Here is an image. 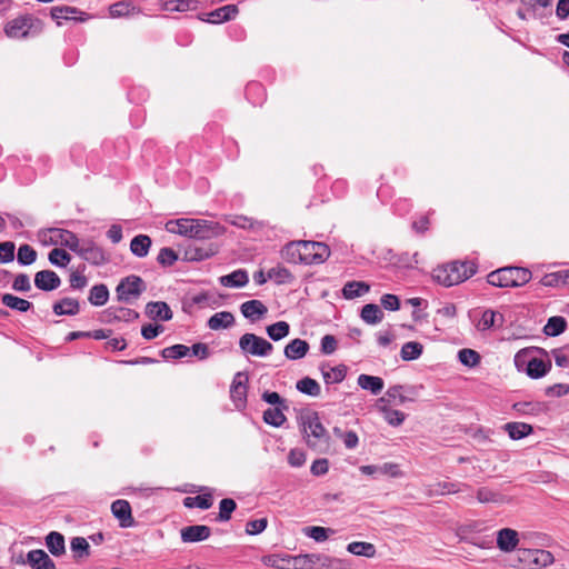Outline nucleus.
Wrapping results in <instances>:
<instances>
[{"label":"nucleus","mask_w":569,"mask_h":569,"mask_svg":"<svg viewBox=\"0 0 569 569\" xmlns=\"http://www.w3.org/2000/svg\"><path fill=\"white\" fill-rule=\"evenodd\" d=\"M402 386L396 385L391 386L378 400V405H387V406H400L405 403L403 395H402Z\"/></svg>","instance_id":"nucleus-35"},{"label":"nucleus","mask_w":569,"mask_h":569,"mask_svg":"<svg viewBox=\"0 0 569 569\" xmlns=\"http://www.w3.org/2000/svg\"><path fill=\"white\" fill-rule=\"evenodd\" d=\"M553 555L543 549L518 548L511 567L517 569H540L553 563Z\"/></svg>","instance_id":"nucleus-4"},{"label":"nucleus","mask_w":569,"mask_h":569,"mask_svg":"<svg viewBox=\"0 0 569 569\" xmlns=\"http://www.w3.org/2000/svg\"><path fill=\"white\" fill-rule=\"evenodd\" d=\"M219 252V246L210 240L193 241L183 253L186 261H202L209 259Z\"/></svg>","instance_id":"nucleus-10"},{"label":"nucleus","mask_w":569,"mask_h":569,"mask_svg":"<svg viewBox=\"0 0 569 569\" xmlns=\"http://www.w3.org/2000/svg\"><path fill=\"white\" fill-rule=\"evenodd\" d=\"M237 503L231 498H224L219 503V513L217 520L224 522L231 519V513L236 510Z\"/></svg>","instance_id":"nucleus-55"},{"label":"nucleus","mask_w":569,"mask_h":569,"mask_svg":"<svg viewBox=\"0 0 569 569\" xmlns=\"http://www.w3.org/2000/svg\"><path fill=\"white\" fill-rule=\"evenodd\" d=\"M27 562L32 569H57L53 560L41 549L29 551Z\"/></svg>","instance_id":"nucleus-21"},{"label":"nucleus","mask_w":569,"mask_h":569,"mask_svg":"<svg viewBox=\"0 0 569 569\" xmlns=\"http://www.w3.org/2000/svg\"><path fill=\"white\" fill-rule=\"evenodd\" d=\"M46 546L54 557H60L66 553L64 537L58 531H51L47 535Z\"/></svg>","instance_id":"nucleus-26"},{"label":"nucleus","mask_w":569,"mask_h":569,"mask_svg":"<svg viewBox=\"0 0 569 569\" xmlns=\"http://www.w3.org/2000/svg\"><path fill=\"white\" fill-rule=\"evenodd\" d=\"M49 261L57 267H66L70 260L71 256L63 249L54 248L49 252Z\"/></svg>","instance_id":"nucleus-60"},{"label":"nucleus","mask_w":569,"mask_h":569,"mask_svg":"<svg viewBox=\"0 0 569 569\" xmlns=\"http://www.w3.org/2000/svg\"><path fill=\"white\" fill-rule=\"evenodd\" d=\"M60 284V277L52 270H41L34 274V286L42 291L56 290Z\"/></svg>","instance_id":"nucleus-15"},{"label":"nucleus","mask_w":569,"mask_h":569,"mask_svg":"<svg viewBox=\"0 0 569 569\" xmlns=\"http://www.w3.org/2000/svg\"><path fill=\"white\" fill-rule=\"evenodd\" d=\"M198 1L194 0H171L167 4V9L171 11L184 12L188 10H196Z\"/></svg>","instance_id":"nucleus-62"},{"label":"nucleus","mask_w":569,"mask_h":569,"mask_svg":"<svg viewBox=\"0 0 569 569\" xmlns=\"http://www.w3.org/2000/svg\"><path fill=\"white\" fill-rule=\"evenodd\" d=\"M476 499L480 503H493V505H503L510 501L506 495L500 492L497 489L489 487H480L476 491Z\"/></svg>","instance_id":"nucleus-19"},{"label":"nucleus","mask_w":569,"mask_h":569,"mask_svg":"<svg viewBox=\"0 0 569 569\" xmlns=\"http://www.w3.org/2000/svg\"><path fill=\"white\" fill-rule=\"evenodd\" d=\"M378 407L382 411L383 418H385L386 421H388L389 425H391V426H399V425H401L403 422V420H405V413L403 412H401L399 410H396V409H392L391 408L392 406L378 405Z\"/></svg>","instance_id":"nucleus-53"},{"label":"nucleus","mask_w":569,"mask_h":569,"mask_svg":"<svg viewBox=\"0 0 569 569\" xmlns=\"http://www.w3.org/2000/svg\"><path fill=\"white\" fill-rule=\"evenodd\" d=\"M322 375L326 383H339L346 378L347 367L339 365L331 368L329 371H323Z\"/></svg>","instance_id":"nucleus-56"},{"label":"nucleus","mask_w":569,"mask_h":569,"mask_svg":"<svg viewBox=\"0 0 569 569\" xmlns=\"http://www.w3.org/2000/svg\"><path fill=\"white\" fill-rule=\"evenodd\" d=\"M519 545V535L515 529L503 528L497 532V547L503 552H511Z\"/></svg>","instance_id":"nucleus-17"},{"label":"nucleus","mask_w":569,"mask_h":569,"mask_svg":"<svg viewBox=\"0 0 569 569\" xmlns=\"http://www.w3.org/2000/svg\"><path fill=\"white\" fill-rule=\"evenodd\" d=\"M106 315L108 317V321H124V322H131V321H134L139 318V313L133 310V309H129V308H123V307H110L107 311H106Z\"/></svg>","instance_id":"nucleus-25"},{"label":"nucleus","mask_w":569,"mask_h":569,"mask_svg":"<svg viewBox=\"0 0 569 569\" xmlns=\"http://www.w3.org/2000/svg\"><path fill=\"white\" fill-rule=\"evenodd\" d=\"M503 325V316L491 309L483 311L481 318L477 323L479 330H488L492 327H501Z\"/></svg>","instance_id":"nucleus-30"},{"label":"nucleus","mask_w":569,"mask_h":569,"mask_svg":"<svg viewBox=\"0 0 569 569\" xmlns=\"http://www.w3.org/2000/svg\"><path fill=\"white\" fill-rule=\"evenodd\" d=\"M211 528L206 525H193L181 529L180 536L183 542H199L208 539Z\"/></svg>","instance_id":"nucleus-18"},{"label":"nucleus","mask_w":569,"mask_h":569,"mask_svg":"<svg viewBox=\"0 0 569 569\" xmlns=\"http://www.w3.org/2000/svg\"><path fill=\"white\" fill-rule=\"evenodd\" d=\"M318 568L320 569H349V562L343 559L320 553Z\"/></svg>","instance_id":"nucleus-50"},{"label":"nucleus","mask_w":569,"mask_h":569,"mask_svg":"<svg viewBox=\"0 0 569 569\" xmlns=\"http://www.w3.org/2000/svg\"><path fill=\"white\" fill-rule=\"evenodd\" d=\"M281 258L289 263H302V252L299 241H291L287 243L281 252Z\"/></svg>","instance_id":"nucleus-32"},{"label":"nucleus","mask_w":569,"mask_h":569,"mask_svg":"<svg viewBox=\"0 0 569 569\" xmlns=\"http://www.w3.org/2000/svg\"><path fill=\"white\" fill-rule=\"evenodd\" d=\"M233 323L234 317L229 311L217 312L208 320V327L211 330L226 329L231 327Z\"/></svg>","instance_id":"nucleus-31"},{"label":"nucleus","mask_w":569,"mask_h":569,"mask_svg":"<svg viewBox=\"0 0 569 569\" xmlns=\"http://www.w3.org/2000/svg\"><path fill=\"white\" fill-rule=\"evenodd\" d=\"M248 376L244 372H237L230 387V396L238 409L244 408L247 403Z\"/></svg>","instance_id":"nucleus-12"},{"label":"nucleus","mask_w":569,"mask_h":569,"mask_svg":"<svg viewBox=\"0 0 569 569\" xmlns=\"http://www.w3.org/2000/svg\"><path fill=\"white\" fill-rule=\"evenodd\" d=\"M239 348L244 355L256 357H267L272 350L273 346L268 340L254 333H244L239 339Z\"/></svg>","instance_id":"nucleus-8"},{"label":"nucleus","mask_w":569,"mask_h":569,"mask_svg":"<svg viewBox=\"0 0 569 569\" xmlns=\"http://www.w3.org/2000/svg\"><path fill=\"white\" fill-rule=\"evenodd\" d=\"M296 388L301 393H305V395H308L311 397H318L321 391L320 385L315 379H312L310 377H305V378L300 379L297 382Z\"/></svg>","instance_id":"nucleus-48"},{"label":"nucleus","mask_w":569,"mask_h":569,"mask_svg":"<svg viewBox=\"0 0 569 569\" xmlns=\"http://www.w3.org/2000/svg\"><path fill=\"white\" fill-rule=\"evenodd\" d=\"M244 318L256 321L268 312L267 307L260 300H248L240 307Z\"/></svg>","instance_id":"nucleus-23"},{"label":"nucleus","mask_w":569,"mask_h":569,"mask_svg":"<svg viewBox=\"0 0 569 569\" xmlns=\"http://www.w3.org/2000/svg\"><path fill=\"white\" fill-rule=\"evenodd\" d=\"M477 270L473 261H452L435 268L432 279L441 286L452 287L471 278Z\"/></svg>","instance_id":"nucleus-2"},{"label":"nucleus","mask_w":569,"mask_h":569,"mask_svg":"<svg viewBox=\"0 0 569 569\" xmlns=\"http://www.w3.org/2000/svg\"><path fill=\"white\" fill-rule=\"evenodd\" d=\"M79 10L76 7L70 6H57L51 8L52 19L59 21L60 19H70L71 14L78 13ZM60 24V22H58Z\"/></svg>","instance_id":"nucleus-61"},{"label":"nucleus","mask_w":569,"mask_h":569,"mask_svg":"<svg viewBox=\"0 0 569 569\" xmlns=\"http://www.w3.org/2000/svg\"><path fill=\"white\" fill-rule=\"evenodd\" d=\"M515 365L518 370H525L532 379L546 376L551 369V363L531 356L527 349L518 351L515 356Z\"/></svg>","instance_id":"nucleus-6"},{"label":"nucleus","mask_w":569,"mask_h":569,"mask_svg":"<svg viewBox=\"0 0 569 569\" xmlns=\"http://www.w3.org/2000/svg\"><path fill=\"white\" fill-rule=\"evenodd\" d=\"M42 31V22L40 19L31 14L17 17L7 22L4 33L12 39H23L39 34Z\"/></svg>","instance_id":"nucleus-5"},{"label":"nucleus","mask_w":569,"mask_h":569,"mask_svg":"<svg viewBox=\"0 0 569 569\" xmlns=\"http://www.w3.org/2000/svg\"><path fill=\"white\" fill-rule=\"evenodd\" d=\"M70 548L74 552L76 559H82L90 556V546L83 537H74L71 539Z\"/></svg>","instance_id":"nucleus-51"},{"label":"nucleus","mask_w":569,"mask_h":569,"mask_svg":"<svg viewBox=\"0 0 569 569\" xmlns=\"http://www.w3.org/2000/svg\"><path fill=\"white\" fill-rule=\"evenodd\" d=\"M531 277V271L527 268L503 267L490 272L487 276V281L499 288H515L528 283Z\"/></svg>","instance_id":"nucleus-3"},{"label":"nucleus","mask_w":569,"mask_h":569,"mask_svg":"<svg viewBox=\"0 0 569 569\" xmlns=\"http://www.w3.org/2000/svg\"><path fill=\"white\" fill-rule=\"evenodd\" d=\"M370 290V286L363 281H348L342 288V296L346 299H355L363 296Z\"/></svg>","instance_id":"nucleus-33"},{"label":"nucleus","mask_w":569,"mask_h":569,"mask_svg":"<svg viewBox=\"0 0 569 569\" xmlns=\"http://www.w3.org/2000/svg\"><path fill=\"white\" fill-rule=\"evenodd\" d=\"M190 351V348L184 345H173L167 347L161 351V356L164 359H180L186 357Z\"/></svg>","instance_id":"nucleus-57"},{"label":"nucleus","mask_w":569,"mask_h":569,"mask_svg":"<svg viewBox=\"0 0 569 569\" xmlns=\"http://www.w3.org/2000/svg\"><path fill=\"white\" fill-rule=\"evenodd\" d=\"M283 410L282 407L268 408L263 411L262 419L267 425L279 428L287 421Z\"/></svg>","instance_id":"nucleus-40"},{"label":"nucleus","mask_w":569,"mask_h":569,"mask_svg":"<svg viewBox=\"0 0 569 569\" xmlns=\"http://www.w3.org/2000/svg\"><path fill=\"white\" fill-rule=\"evenodd\" d=\"M178 260V254L171 248H162L157 257V261L163 267H171Z\"/></svg>","instance_id":"nucleus-63"},{"label":"nucleus","mask_w":569,"mask_h":569,"mask_svg":"<svg viewBox=\"0 0 569 569\" xmlns=\"http://www.w3.org/2000/svg\"><path fill=\"white\" fill-rule=\"evenodd\" d=\"M460 489L456 483L447 482V481H438L432 485H429V496L433 495H446L451 492H458Z\"/></svg>","instance_id":"nucleus-58"},{"label":"nucleus","mask_w":569,"mask_h":569,"mask_svg":"<svg viewBox=\"0 0 569 569\" xmlns=\"http://www.w3.org/2000/svg\"><path fill=\"white\" fill-rule=\"evenodd\" d=\"M213 499L211 493L198 495L196 497H186L183 499V506L186 508H199L207 510L212 507Z\"/></svg>","instance_id":"nucleus-41"},{"label":"nucleus","mask_w":569,"mask_h":569,"mask_svg":"<svg viewBox=\"0 0 569 569\" xmlns=\"http://www.w3.org/2000/svg\"><path fill=\"white\" fill-rule=\"evenodd\" d=\"M302 264H318L330 256L329 247L323 242L300 240Z\"/></svg>","instance_id":"nucleus-9"},{"label":"nucleus","mask_w":569,"mask_h":569,"mask_svg":"<svg viewBox=\"0 0 569 569\" xmlns=\"http://www.w3.org/2000/svg\"><path fill=\"white\" fill-rule=\"evenodd\" d=\"M267 278L273 280L278 284L292 282L293 274L284 267L277 266L268 270Z\"/></svg>","instance_id":"nucleus-45"},{"label":"nucleus","mask_w":569,"mask_h":569,"mask_svg":"<svg viewBox=\"0 0 569 569\" xmlns=\"http://www.w3.org/2000/svg\"><path fill=\"white\" fill-rule=\"evenodd\" d=\"M146 315L152 320L169 321L173 313L169 305L164 301H151L146 306Z\"/></svg>","instance_id":"nucleus-20"},{"label":"nucleus","mask_w":569,"mask_h":569,"mask_svg":"<svg viewBox=\"0 0 569 569\" xmlns=\"http://www.w3.org/2000/svg\"><path fill=\"white\" fill-rule=\"evenodd\" d=\"M1 302L7 308L17 310L20 312H27L32 308V303L26 299L19 298L11 293H3L1 296Z\"/></svg>","instance_id":"nucleus-34"},{"label":"nucleus","mask_w":569,"mask_h":569,"mask_svg":"<svg viewBox=\"0 0 569 569\" xmlns=\"http://www.w3.org/2000/svg\"><path fill=\"white\" fill-rule=\"evenodd\" d=\"M76 253L93 266H102L108 261L104 250L91 239L82 240Z\"/></svg>","instance_id":"nucleus-11"},{"label":"nucleus","mask_w":569,"mask_h":569,"mask_svg":"<svg viewBox=\"0 0 569 569\" xmlns=\"http://www.w3.org/2000/svg\"><path fill=\"white\" fill-rule=\"evenodd\" d=\"M17 259L21 266H30L37 259V251L30 244H21L18 249Z\"/></svg>","instance_id":"nucleus-54"},{"label":"nucleus","mask_w":569,"mask_h":569,"mask_svg":"<svg viewBox=\"0 0 569 569\" xmlns=\"http://www.w3.org/2000/svg\"><path fill=\"white\" fill-rule=\"evenodd\" d=\"M348 552L355 556H362L367 558H373L376 556V547L371 542L353 541L347 546Z\"/></svg>","instance_id":"nucleus-38"},{"label":"nucleus","mask_w":569,"mask_h":569,"mask_svg":"<svg viewBox=\"0 0 569 569\" xmlns=\"http://www.w3.org/2000/svg\"><path fill=\"white\" fill-rule=\"evenodd\" d=\"M108 299L109 290L108 287L103 283L93 286L88 297L89 302L97 307L106 305Z\"/></svg>","instance_id":"nucleus-42"},{"label":"nucleus","mask_w":569,"mask_h":569,"mask_svg":"<svg viewBox=\"0 0 569 569\" xmlns=\"http://www.w3.org/2000/svg\"><path fill=\"white\" fill-rule=\"evenodd\" d=\"M141 13V9L130 0L118 1L109 7V14L111 18H123L129 16H137Z\"/></svg>","instance_id":"nucleus-22"},{"label":"nucleus","mask_w":569,"mask_h":569,"mask_svg":"<svg viewBox=\"0 0 569 569\" xmlns=\"http://www.w3.org/2000/svg\"><path fill=\"white\" fill-rule=\"evenodd\" d=\"M51 232L56 233L59 239L60 243L67 248H69L71 251L77 252L81 241L79 238L73 233L72 231L66 230V229H59L54 228L51 229Z\"/></svg>","instance_id":"nucleus-36"},{"label":"nucleus","mask_w":569,"mask_h":569,"mask_svg":"<svg viewBox=\"0 0 569 569\" xmlns=\"http://www.w3.org/2000/svg\"><path fill=\"white\" fill-rule=\"evenodd\" d=\"M309 351V343L306 340L296 338L284 347V356L290 360L303 358Z\"/></svg>","instance_id":"nucleus-24"},{"label":"nucleus","mask_w":569,"mask_h":569,"mask_svg":"<svg viewBox=\"0 0 569 569\" xmlns=\"http://www.w3.org/2000/svg\"><path fill=\"white\" fill-rule=\"evenodd\" d=\"M358 385L363 390H369L372 395H379L385 386L382 378L362 373L358 377Z\"/></svg>","instance_id":"nucleus-29"},{"label":"nucleus","mask_w":569,"mask_h":569,"mask_svg":"<svg viewBox=\"0 0 569 569\" xmlns=\"http://www.w3.org/2000/svg\"><path fill=\"white\" fill-rule=\"evenodd\" d=\"M267 333L273 341L286 338L290 332V326L286 321H278L267 327Z\"/></svg>","instance_id":"nucleus-49"},{"label":"nucleus","mask_w":569,"mask_h":569,"mask_svg":"<svg viewBox=\"0 0 569 569\" xmlns=\"http://www.w3.org/2000/svg\"><path fill=\"white\" fill-rule=\"evenodd\" d=\"M166 229L169 232L189 237L193 241L211 240L223 232V227L218 222L190 218L171 220L167 222Z\"/></svg>","instance_id":"nucleus-1"},{"label":"nucleus","mask_w":569,"mask_h":569,"mask_svg":"<svg viewBox=\"0 0 569 569\" xmlns=\"http://www.w3.org/2000/svg\"><path fill=\"white\" fill-rule=\"evenodd\" d=\"M320 553L299 555L292 559V569L318 568Z\"/></svg>","instance_id":"nucleus-39"},{"label":"nucleus","mask_w":569,"mask_h":569,"mask_svg":"<svg viewBox=\"0 0 569 569\" xmlns=\"http://www.w3.org/2000/svg\"><path fill=\"white\" fill-rule=\"evenodd\" d=\"M555 362L558 367L569 368V346L552 350Z\"/></svg>","instance_id":"nucleus-64"},{"label":"nucleus","mask_w":569,"mask_h":569,"mask_svg":"<svg viewBox=\"0 0 569 569\" xmlns=\"http://www.w3.org/2000/svg\"><path fill=\"white\" fill-rule=\"evenodd\" d=\"M567 328V321L563 317L555 316L548 319L547 325L543 328V332L547 336L556 337L561 335Z\"/></svg>","instance_id":"nucleus-44"},{"label":"nucleus","mask_w":569,"mask_h":569,"mask_svg":"<svg viewBox=\"0 0 569 569\" xmlns=\"http://www.w3.org/2000/svg\"><path fill=\"white\" fill-rule=\"evenodd\" d=\"M511 439L518 440L532 432V427L525 422H508L505 426Z\"/></svg>","instance_id":"nucleus-46"},{"label":"nucleus","mask_w":569,"mask_h":569,"mask_svg":"<svg viewBox=\"0 0 569 569\" xmlns=\"http://www.w3.org/2000/svg\"><path fill=\"white\" fill-rule=\"evenodd\" d=\"M541 284L545 287H559L566 286L565 270L547 273L541 278Z\"/></svg>","instance_id":"nucleus-59"},{"label":"nucleus","mask_w":569,"mask_h":569,"mask_svg":"<svg viewBox=\"0 0 569 569\" xmlns=\"http://www.w3.org/2000/svg\"><path fill=\"white\" fill-rule=\"evenodd\" d=\"M52 310L57 316H74L80 311V305L78 300L73 298H63L53 303Z\"/></svg>","instance_id":"nucleus-27"},{"label":"nucleus","mask_w":569,"mask_h":569,"mask_svg":"<svg viewBox=\"0 0 569 569\" xmlns=\"http://www.w3.org/2000/svg\"><path fill=\"white\" fill-rule=\"evenodd\" d=\"M360 316L365 322L376 325L382 320L383 312L378 305L368 303L363 306Z\"/></svg>","instance_id":"nucleus-43"},{"label":"nucleus","mask_w":569,"mask_h":569,"mask_svg":"<svg viewBox=\"0 0 569 569\" xmlns=\"http://www.w3.org/2000/svg\"><path fill=\"white\" fill-rule=\"evenodd\" d=\"M150 247L151 239L147 234H138L130 242L131 252L139 258L146 257L149 252Z\"/></svg>","instance_id":"nucleus-37"},{"label":"nucleus","mask_w":569,"mask_h":569,"mask_svg":"<svg viewBox=\"0 0 569 569\" xmlns=\"http://www.w3.org/2000/svg\"><path fill=\"white\" fill-rule=\"evenodd\" d=\"M238 13V8L234 4H227L220 7L209 13H202L198 18L201 21L211 23H222L233 19Z\"/></svg>","instance_id":"nucleus-14"},{"label":"nucleus","mask_w":569,"mask_h":569,"mask_svg":"<svg viewBox=\"0 0 569 569\" xmlns=\"http://www.w3.org/2000/svg\"><path fill=\"white\" fill-rule=\"evenodd\" d=\"M458 359L463 366L473 368L480 363L481 357L476 350L463 348L459 350Z\"/></svg>","instance_id":"nucleus-52"},{"label":"nucleus","mask_w":569,"mask_h":569,"mask_svg":"<svg viewBox=\"0 0 569 569\" xmlns=\"http://www.w3.org/2000/svg\"><path fill=\"white\" fill-rule=\"evenodd\" d=\"M111 512L119 521L121 528L133 527L136 521L132 517L131 506L127 500L118 499L111 503Z\"/></svg>","instance_id":"nucleus-13"},{"label":"nucleus","mask_w":569,"mask_h":569,"mask_svg":"<svg viewBox=\"0 0 569 569\" xmlns=\"http://www.w3.org/2000/svg\"><path fill=\"white\" fill-rule=\"evenodd\" d=\"M219 280L223 287L242 288L248 283L249 278L246 270L238 269L229 274L220 277Z\"/></svg>","instance_id":"nucleus-28"},{"label":"nucleus","mask_w":569,"mask_h":569,"mask_svg":"<svg viewBox=\"0 0 569 569\" xmlns=\"http://www.w3.org/2000/svg\"><path fill=\"white\" fill-rule=\"evenodd\" d=\"M300 421L302 425L303 432H307V430L309 429L311 436L315 437L316 439H321L326 437L327 430L320 422L318 412L312 411L307 415H303L300 417Z\"/></svg>","instance_id":"nucleus-16"},{"label":"nucleus","mask_w":569,"mask_h":569,"mask_svg":"<svg viewBox=\"0 0 569 569\" xmlns=\"http://www.w3.org/2000/svg\"><path fill=\"white\" fill-rule=\"evenodd\" d=\"M147 289L146 282L136 274H130L119 282L116 288L117 299L124 303H131L140 298Z\"/></svg>","instance_id":"nucleus-7"},{"label":"nucleus","mask_w":569,"mask_h":569,"mask_svg":"<svg viewBox=\"0 0 569 569\" xmlns=\"http://www.w3.org/2000/svg\"><path fill=\"white\" fill-rule=\"evenodd\" d=\"M423 352V345L416 341L406 342L401 347L400 356L405 361H411L419 358Z\"/></svg>","instance_id":"nucleus-47"}]
</instances>
